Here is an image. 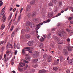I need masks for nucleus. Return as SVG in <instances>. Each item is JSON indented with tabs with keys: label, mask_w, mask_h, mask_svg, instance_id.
<instances>
[{
	"label": "nucleus",
	"mask_w": 73,
	"mask_h": 73,
	"mask_svg": "<svg viewBox=\"0 0 73 73\" xmlns=\"http://www.w3.org/2000/svg\"><path fill=\"white\" fill-rule=\"evenodd\" d=\"M26 25L27 27H29L30 26L31 28H33L35 27V25L34 23L32 22H31L30 23L29 21H27L26 22Z\"/></svg>",
	"instance_id": "nucleus-1"
},
{
	"label": "nucleus",
	"mask_w": 73,
	"mask_h": 73,
	"mask_svg": "<svg viewBox=\"0 0 73 73\" xmlns=\"http://www.w3.org/2000/svg\"><path fill=\"white\" fill-rule=\"evenodd\" d=\"M46 23V21H44L42 22L41 23H39L37 25V26L36 27L37 29H39V28H40V25H42L43 24H45V23Z\"/></svg>",
	"instance_id": "nucleus-2"
},
{
	"label": "nucleus",
	"mask_w": 73,
	"mask_h": 73,
	"mask_svg": "<svg viewBox=\"0 0 73 73\" xmlns=\"http://www.w3.org/2000/svg\"><path fill=\"white\" fill-rule=\"evenodd\" d=\"M30 8H31V6L30 5H28L27 6L26 11V12H29V10H30Z\"/></svg>",
	"instance_id": "nucleus-3"
},
{
	"label": "nucleus",
	"mask_w": 73,
	"mask_h": 73,
	"mask_svg": "<svg viewBox=\"0 0 73 73\" xmlns=\"http://www.w3.org/2000/svg\"><path fill=\"white\" fill-rule=\"evenodd\" d=\"M53 15V13L52 12H50L48 13V17H49V18H50L51 17H52Z\"/></svg>",
	"instance_id": "nucleus-4"
},
{
	"label": "nucleus",
	"mask_w": 73,
	"mask_h": 73,
	"mask_svg": "<svg viewBox=\"0 0 73 73\" xmlns=\"http://www.w3.org/2000/svg\"><path fill=\"white\" fill-rule=\"evenodd\" d=\"M63 53L66 56H67L68 55V52L67 51V50L66 49H64L63 50Z\"/></svg>",
	"instance_id": "nucleus-5"
},
{
	"label": "nucleus",
	"mask_w": 73,
	"mask_h": 73,
	"mask_svg": "<svg viewBox=\"0 0 73 73\" xmlns=\"http://www.w3.org/2000/svg\"><path fill=\"white\" fill-rule=\"evenodd\" d=\"M2 20L3 21V23L5 22V20H6V17H5V15H3L2 18Z\"/></svg>",
	"instance_id": "nucleus-6"
},
{
	"label": "nucleus",
	"mask_w": 73,
	"mask_h": 73,
	"mask_svg": "<svg viewBox=\"0 0 73 73\" xmlns=\"http://www.w3.org/2000/svg\"><path fill=\"white\" fill-rule=\"evenodd\" d=\"M48 71L46 70H40L39 72V73H45V72H47Z\"/></svg>",
	"instance_id": "nucleus-7"
},
{
	"label": "nucleus",
	"mask_w": 73,
	"mask_h": 73,
	"mask_svg": "<svg viewBox=\"0 0 73 73\" xmlns=\"http://www.w3.org/2000/svg\"><path fill=\"white\" fill-rule=\"evenodd\" d=\"M28 44L29 46H32L33 45V42H29Z\"/></svg>",
	"instance_id": "nucleus-8"
},
{
	"label": "nucleus",
	"mask_w": 73,
	"mask_h": 73,
	"mask_svg": "<svg viewBox=\"0 0 73 73\" xmlns=\"http://www.w3.org/2000/svg\"><path fill=\"white\" fill-rule=\"evenodd\" d=\"M38 56V52L37 51L35 52V54L34 55V57H37Z\"/></svg>",
	"instance_id": "nucleus-9"
},
{
	"label": "nucleus",
	"mask_w": 73,
	"mask_h": 73,
	"mask_svg": "<svg viewBox=\"0 0 73 73\" xmlns=\"http://www.w3.org/2000/svg\"><path fill=\"white\" fill-rule=\"evenodd\" d=\"M53 4L54 3H53L52 1V2L50 1L48 2V5L50 6H52L53 5Z\"/></svg>",
	"instance_id": "nucleus-10"
},
{
	"label": "nucleus",
	"mask_w": 73,
	"mask_h": 73,
	"mask_svg": "<svg viewBox=\"0 0 73 73\" xmlns=\"http://www.w3.org/2000/svg\"><path fill=\"white\" fill-rule=\"evenodd\" d=\"M67 48L68 49V50L69 52H70V51H72V47H70V46L69 45H68L67 46Z\"/></svg>",
	"instance_id": "nucleus-11"
},
{
	"label": "nucleus",
	"mask_w": 73,
	"mask_h": 73,
	"mask_svg": "<svg viewBox=\"0 0 73 73\" xmlns=\"http://www.w3.org/2000/svg\"><path fill=\"white\" fill-rule=\"evenodd\" d=\"M10 45V43L8 42L7 44L6 47V48L7 50L8 49V48L9 47V45Z\"/></svg>",
	"instance_id": "nucleus-12"
},
{
	"label": "nucleus",
	"mask_w": 73,
	"mask_h": 73,
	"mask_svg": "<svg viewBox=\"0 0 73 73\" xmlns=\"http://www.w3.org/2000/svg\"><path fill=\"white\" fill-rule=\"evenodd\" d=\"M48 62H51L52 61V56H50V57H49L47 59Z\"/></svg>",
	"instance_id": "nucleus-13"
},
{
	"label": "nucleus",
	"mask_w": 73,
	"mask_h": 73,
	"mask_svg": "<svg viewBox=\"0 0 73 73\" xmlns=\"http://www.w3.org/2000/svg\"><path fill=\"white\" fill-rule=\"evenodd\" d=\"M25 37H26V38L28 39L30 37V35L29 34H26L25 35Z\"/></svg>",
	"instance_id": "nucleus-14"
},
{
	"label": "nucleus",
	"mask_w": 73,
	"mask_h": 73,
	"mask_svg": "<svg viewBox=\"0 0 73 73\" xmlns=\"http://www.w3.org/2000/svg\"><path fill=\"white\" fill-rule=\"evenodd\" d=\"M33 21H34V22H36V21H39V19L37 18H34Z\"/></svg>",
	"instance_id": "nucleus-15"
},
{
	"label": "nucleus",
	"mask_w": 73,
	"mask_h": 73,
	"mask_svg": "<svg viewBox=\"0 0 73 73\" xmlns=\"http://www.w3.org/2000/svg\"><path fill=\"white\" fill-rule=\"evenodd\" d=\"M54 39L55 40V41H59V38L57 36H55V37Z\"/></svg>",
	"instance_id": "nucleus-16"
},
{
	"label": "nucleus",
	"mask_w": 73,
	"mask_h": 73,
	"mask_svg": "<svg viewBox=\"0 0 73 73\" xmlns=\"http://www.w3.org/2000/svg\"><path fill=\"white\" fill-rule=\"evenodd\" d=\"M30 4L33 5H35V1H33L30 2Z\"/></svg>",
	"instance_id": "nucleus-17"
},
{
	"label": "nucleus",
	"mask_w": 73,
	"mask_h": 73,
	"mask_svg": "<svg viewBox=\"0 0 73 73\" xmlns=\"http://www.w3.org/2000/svg\"><path fill=\"white\" fill-rule=\"evenodd\" d=\"M36 15V13L35 11H33L32 13V16L33 17H34V16H35Z\"/></svg>",
	"instance_id": "nucleus-18"
},
{
	"label": "nucleus",
	"mask_w": 73,
	"mask_h": 73,
	"mask_svg": "<svg viewBox=\"0 0 73 73\" xmlns=\"http://www.w3.org/2000/svg\"><path fill=\"white\" fill-rule=\"evenodd\" d=\"M22 53L23 54H24L25 53V49H23L22 50Z\"/></svg>",
	"instance_id": "nucleus-19"
},
{
	"label": "nucleus",
	"mask_w": 73,
	"mask_h": 73,
	"mask_svg": "<svg viewBox=\"0 0 73 73\" xmlns=\"http://www.w3.org/2000/svg\"><path fill=\"white\" fill-rule=\"evenodd\" d=\"M52 1L53 3H54V4H55L57 2V0H52Z\"/></svg>",
	"instance_id": "nucleus-20"
},
{
	"label": "nucleus",
	"mask_w": 73,
	"mask_h": 73,
	"mask_svg": "<svg viewBox=\"0 0 73 73\" xmlns=\"http://www.w3.org/2000/svg\"><path fill=\"white\" fill-rule=\"evenodd\" d=\"M63 33H64V32H62V33H61L59 34V36L61 37H62V36H64Z\"/></svg>",
	"instance_id": "nucleus-21"
},
{
	"label": "nucleus",
	"mask_w": 73,
	"mask_h": 73,
	"mask_svg": "<svg viewBox=\"0 0 73 73\" xmlns=\"http://www.w3.org/2000/svg\"><path fill=\"white\" fill-rule=\"evenodd\" d=\"M15 34V32H13L12 33V34L11 35V37H14Z\"/></svg>",
	"instance_id": "nucleus-22"
},
{
	"label": "nucleus",
	"mask_w": 73,
	"mask_h": 73,
	"mask_svg": "<svg viewBox=\"0 0 73 73\" xmlns=\"http://www.w3.org/2000/svg\"><path fill=\"white\" fill-rule=\"evenodd\" d=\"M27 16L29 19L31 18V14L30 13H28Z\"/></svg>",
	"instance_id": "nucleus-23"
},
{
	"label": "nucleus",
	"mask_w": 73,
	"mask_h": 73,
	"mask_svg": "<svg viewBox=\"0 0 73 73\" xmlns=\"http://www.w3.org/2000/svg\"><path fill=\"white\" fill-rule=\"evenodd\" d=\"M21 19V16H19V17H18V20L17 21V23H18L19 21H20V19Z\"/></svg>",
	"instance_id": "nucleus-24"
},
{
	"label": "nucleus",
	"mask_w": 73,
	"mask_h": 73,
	"mask_svg": "<svg viewBox=\"0 0 73 73\" xmlns=\"http://www.w3.org/2000/svg\"><path fill=\"white\" fill-rule=\"evenodd\" d=\"M18 69L19 70L20 72H23V68H18Z\"/></svg>",
	"instance_id": "nucleus-25"
},
{
	"label": "nucleus",
	"mask_w": 73,
	"mask_h": 73,
	"mask_svg": "<svg viewBox=\"0 0 73 73\" xmlns=\"http://www.w3.org/2000/svg\"><path fill=\"white\" fill-rule=\"evenodd\" d=\"M4 28H5V26L3 24L1 26V29H3Z\"/></svg>",
	"instance_id": "nucleus-26"
},
{
	"label": "nucleus",
	"mask_w": 73,
	"mask_h": 73,
	"mask_svg": "<svg viewBox=\"0 0 73 73\" xmlns=\"http://www.w3.org/2000/svg\"><path fill=\"white\" fill-rule=\"evenodd\" d=\"M40 40L41 42H43L44 41V38L43 37H42V38L40 39Z\"/></svg>",
	"instance_id": "nucleus-27"
},
{
	"label": "nucleus",
	"mask_w": 73,
	"mask_h": 73,
	"mask_svg": "<svg viewBox=\"0 0 73 73\" xmlns=\"http://www.w3.org/2000/svg\"><path fill=\"white\" fill-rule=\"evenodd\" d=\"M11 65H13V64H14V60L13 59H12L11 60Z\"/></svg>",
	"instance_id": "nucleus-28"
},
{
	"label": "nucleus",
	"mask_w": 73,
	"mask_h": 73,
	"mask_svg": "<svg viewBox=\"0 0 73 73\" xmlns=\"http://www.w3.org/2000/svg\"><path fill=\"white\" fill-rule=\"evenodd\" d=\"M39 47H40V48H43V44H40L39 45Z\"/></svg>",
	"instance_id": "nucleus-29"
},
{
	"label": "nucleus",
	"mask_w": 73,
	"mask_h": 73,
	"mask_svg": "<svg viewBox=\"0 0 73 73\" xmlns=\"http://www.w3.org/2000/svg\"><path fill=\"white\" fill-rule=\"evenodd\" d=\"M47 57H48V56L46 54H44L43 55V58H44V59H45Z\"/></svg>",
	"instance_id": "nucleus-30"
},
{
	"label": "nucleus",
	"mask_w": 73,
	"mask_h": 73,
	"mask_svg": "<svg viewBox=\"0 0 73 73\" xmlns=\"http://www.w3.org/2000/svg\"><path fill=\"white\" fill-rule=\"evenodd\" d=\"M29 27H27L26 28V32H28V31H29Z\"/></svg>",
	"instance_id": "nucleus-31"
},
{
	"label": "nucleus",
	"mask_w": 73,
	"mask_h": 73,
	"mask_svg": "<svg viewBox=\"0 0 73 73\" xmlns=\"http://www.w3.org/2000/svg\"><path fill=\"white\" fill-rule=\"evenodd\" d=\"M53 69L54 71H57V70L58 69V68L57 67H54Z\"/></svg>",
	"instance_id": "nucleus-32"
},
{
	"label": "nucleus",
	"mask_w": 73,
	"mask_h": 73,
	"mask_svg": "<svg viewBox=\"0 0 73 73\" xmlns=\"http://www.w3.org/2000/svg\"><path fill=\"white\" fill-rule=\"evenodd\" d=\"M51 34H49L48 35V36H47L48 38H50V37H51Z\"/></svg>",
	"instance_id": "nucleus-33"
},
{
	"label": "nucleus",
	"mask_w": 73,
	"mask_h": 73,
	"mask_svg": "<svg viewBox=\"0 0 73 73\" xmlns=\"http://www.w3.org/2000/svg\"><path fill=\"white\" fill-rule=\"evenodd\" d=\"M14 27V26H12L11 27V28L10 30V31H12L13 29V27Z\"/></svg>",
	"instance_id": "nucleus-34"
},
{
	"label": "nucleus",
	"mask_w": 73,
	"mask_h": 73,
	"mask_svg": "<svg viewBox=\"0 0 73 73\" xmlns=\"http://www.w3.org/2000/svg\"><path fill=\"white\" fill-rule=\"evenodd\" d=\"M4 49H5V46H3L1 48V50L3 51L4 50Z\"/></svg>",
	"instance_id": "nucleus-35"
},
{
	"label": "nucleus",
	"mask_w": 73,
	"mask_h": 73,
	"mask_svg": "<svg viewBox=\"0 0 73 73\" xmlns=\"http://www.w3.org/2000/svg\"><path fill=\"white\" fill-rule=\"evenodd\" d=\"M25 32V30L24 29H23L21 31V33H24Z\"/></svg>",
	"instance_id": "nucleus-36"
},
{
	"label": "nucleus",
	"mask_w": 73,
	"mask_h": 73,
	"mask_svg": "<svg viewBox=\"0 0 73 73\" xmlns=\"http://www.w3.org/2000/svg\"><path fill=\"white\" fill-rule=\"evenodd\" d=\"M62 2H60L59 3V6L60 7H62Z\"/></svg>",
	"instance_id": "nucleus-37"
},
{
	"label": "nucleus",
	"mask_w": 73,
	"mask_h": 73,
	"mask_svg": "<svg viewBox=\"0 0 73 73\" xmlns=\"http://www.w3.org/2000/svg\"><path fill=\"white\" fill-rule=\"evenodd\" d=\"M34 61V62H37V61H38V59H34L33 60Z\"/></svg>",
	"instance_id": "nucleus-38"
},
{
	"label": "nucleus",
	"mask_w": 73,
	"mask_h": 73,
	"mask_svg": "<svg viewBox=\"0 0 73 73\" xmlns=\"http://www.w3.org/2000/svg\"><path fill=\"white\" fill-rule=\"evenodd\" d=\"M72 19H73V17H69L68 19V20L70 21L71 20H72Z\"/></svg>",
	"instance_id": "nucleus-39"
},
{
	"label": "nucleus",
	"mask_w": 73,
	"mask_h": 73,
	"mask_svg": "<svg viewBox=\"0 0 73 73\" xmlns=\"http://www.w3.org/2000/svg\"><path fill=\"white\" fill-rule=\"evenodd\" d=\"M4 42V41H3L0 42V45H1V44H3Z\"/></svg>",
	"instance_id": "nucleus-40"
},
{
	"label": "nucleus",
	"mask_w": 73,
	"mask_h": 73,
	"mask_svg": "<svg viewBox=\"0 0 73 73\" xmlns=\"http://www.w3.org/2000/svg\"><path fill=\"white\" fill-rule=\"evenodd\" d=\"M11 22H12V20H11L9 22V26H11Z\"/></svg>",
	"instance_id": "nucleus-41"
},
{
	"label": "nucleus",
	"mask_w": 73,
	"mask_h": 73,
	"mask_svg": "<svg viewBox=\"0 0 73 73\" xmlns=\"http://www.w3.org/2000/svg\"><path fill=\"white\" fill-rule=\"evenodd\" d=\"M3 54H1L0 56V60H1V58H2V57H3Z\"/></svg>",
	"instance_id": "nucleus-42"
},
{
	"label": "nucleus",
	"mask_w": 73,
	"mask_h": 73,
	"mask_svg": "<svg viewBox=\"0 0 73 73\" xmlns=\"http://www.w3.org/2000/svg\"><path fill=\"white\" fill-rule=\"evenodd\" d=\"M66 73H70V70H67L66 72Z\"/></svg>",
	"instance_id": "nucleus-43"
},
{
	"label": "nucleus",
	"mask_w": 73,
	"mask_h": 73,
	"mask_svg": "<svg viewBox=\"0 0 73 73\" xmlns=\"http://www.w3.org/2000/svg\"><path fill=\"white\" fill-rule=\"evenodd\" d=\"M23 62H25V63H28L29 62L28 61L24 60H23Z\"/></svg>",
	"instance_id": "nucleus-44"
},
{
	"label": "nucleus",
	"mask_w": 73,
	"mask_h": 73,
	"mask_svg": "<svg viewBox=\"0 0 73 73\" xmlns=\"http://www.w3.org/2000/svg\"><path fill=\"white\" fill-rule=\"evenodd\" d=\"M9 47V48H13V46H12V45L11 44H10Z\"/></svg>",
	"instance_id": "nucleus-45"
},
{
	"label": "nucleus",
	"mask_w": 73,
	"mask_h": 73,
	"mask_svg": "<svg viewBox=\"0 0 73 73\" xmlns=\"http://www.w3.org/2000/svg\"><path fill=\"white\" fill-rule=\"evenodd\" d=\"M5 61L6 62H7V61H8V60H9V58H7L6 59L5 58Z\"/></svg>",
	"instance_id": "nucleus-46"
},
{
	"label": "nucleus",
	"mask_w": 73,
	"mask_h": 73,
	"mask_svg": "<svg viewBox=\"0 0 73 73\" xmlns=\"http://www.w3.org/2000/svg\"><path fill=\"white\" fill-rule=\"evenodd\" d=\"M12 17V14H11L9 17V20L11 19Z\"/></svg>",
	"instance_id": "nucleus-47"
},
{
	"label": "nucleus",
	"mask_w": 73,
	"mask_h": 73,
	"mask_svg": "<svg viewBox=\"0 0 73 73\" xmlns=\"http://www.w3.org/2000/svg\"><path fill=\"white\" fill-rule=\"evenodd\" d=\"M50 22V20L48 19L47 21H46V23H49Z\"/></svg>",
	"instance_id": "nucleus-48"
},
{
	"label": "nucleus",
	"mask_w": 73,
	"mask_h": 73,
	"mask_svg": "<svg viewBox=\"0 0 73 73\" xmlns=\"http://www.w3.org/2000/svg\"><path fill=\"white\" fill-rule=\"evenodd\" d=\"M60 15H61V13H59L56 15V17H58V16H60Z\"/></svg>",
	"instance_id": "nucleus-49"
},
{
	"label": "nucleus",
	"mask_w": 73,
	"mask_h": 73,
	"mask_svg": "<svg viewBox=\"0 0 73 73\" xmlns=\"http://www.w3.org/2000/svg\"><path fill=\"white\" fill-rule=\"evenodd\" d=\"M69 64H71L72 63V60H70L68 62Z\"/></svg>",
	"instance_id": "nucleus-50"
},
{
	"label": "nucleus",
	"mask_w": 73,
	"mask_h": 73,
	"mask_svg": "<svg viewBox=\"0 0 73 73\" xmlns=\"http://www.w3.org/2000/svg\"><path fill=\"white\" fill-rule=\"evenodd\" d=\"M17 49H20V46L17 45Z\"/></svg>",
	"instance_id": "nucleus-51"
},
{
	"label": "nucleus",
	"mask_w": 73,
	"mask_h": 73,
	"mask_svg": "<svg viewBox=\"0 0 73 73\" xmlns=\"http://www.w3.org/2000/svg\"><path fill=\"white\" fill-rule=\"evenodd\" d=\"M24 49H29V47H27L25 48Z\"/></svg>",
	"instance_id": "nucleus-52"
},
{
	"label": "nucleus",
	"mask_w": 73,
	"mask_h": 73,
	"mask_svg": "<svg viewBox=\"0 0 73 73\" xmlns=\"http://www.w3.org/2000/svg\"><path fill=\"white\" fill-rule=\"evenodd\" d=\"M17 53V50H15V55H16Z\"/></svg>",
	"instance_id": "nucleus-53"
},
{
	"label": "nucleus",
	"mask_w": 73,
	"mask_h": 73,
	"mask_svg": "<svg viewBox=\"0 0 73 73\" xmlns=\"http://www.w3.org/2000/svg\"><path fill=\"white\" fill-rule=\"evenodd\" d=\"M3 4V2H1L0 3V7H1Z\"/></svg>",
	"instance_id": "nucleus-54"
},
{
	"label": "nucleus",
	"mask_w": 73,
	"mask_h": 73,
	"mask_svg": "<svg viewBox=\"0 0 73 73\" xmlns=\"http://www.w3.org/2000/svg\"><path fill=\"white\" fill-rule=\"evenodd\" d=\"M21 64H22V65H23V66H24L25 65V64L23 63V62H21Z\"/></svg>",
	"instance_id": "nucleus-55"
},
{
	"label": "nucleus",
	"mask_w": 73,
	"mask_h": 73,
	"mask_svg": "<svg viewBox=\"0 0 73 73\" xmlns=\"http://www.w3.org/2000/svg\"><path fill=\"white\" fill-rule=\"evenodd\" d=\"M19 65L21 66V67H23V65L22 64H21V63H19Z\"/></svg>",
	"instance_id": "nucleus-56"
},
{
	"label": "nucleus",
	"mask_w": 73,
	"mask_h": 73,
	"mask_svg": "<svg viewBox=\"0 0 73 73\" xmlns=\"http://www.w3.org/2000/svg\"><path fill=\"white\" fill-rule=\"evenodd\" d=\"M68 8H69V7H68L66 9H64V11H67V10H68Z\"/></svg>",
	"instance_id": "nucleus-57"
},
{
	"label": "nucleus",
	"mask_w": 73,
	"mask_h": 73,
	"mask_svg": "<svg viewBox=\"0 0 73 73\" xmlns=\"http://www.w3.org/2000/svg\"><path fill=\"white\" fill-rule=\"evenodd\" d=\"M9 51H8V50H7L6 52V54H9Z\"/></svg>",
	"instance_id": "nucleus-58"
},
{
	"label": "nucleus",
	"mask_w": 73,
	"mask_h": 73,
	"mask_svg": "<svg viewBox=\"0 0 73 73\" xmlns=\"http://www.w3.org/2000/svg\"><path fill=\"white\" fill-rule=\"evenodd\" d=\"M5 7H4V8L2 10V12H3V11L5 10Z\"/></svg>",
	"instance_id": "nucleus-59"
},
{
	"label": "nucleus",
	"mask_w": 73,
	"mask_h": 73,
	"mask_svg": "<svg viewBox=\"0 0 73 73\" xmlns=\"http://www.w3.org/2000/svg\"><path fill=\"white\" fill-rule=\"evenodd\" d=\"M16 10V8H14V9L13 10V12H15Z\"/></svg>",
	"instance_id": "nucleus-60"
},
{
	"label": "nucleus",
	"mask_w": 73,
	"mask_h": 73,
	"mask_svg": "<svg viewBox=\"0 0 73 73\" xmlns=\"http://www.w3.org/2000/svg\"><path fill=\"white\" fill-rule=\"evenodd\" d=\"M66 31H68V32H70V30L69 29H66Z\"/></svg>",
	"instance_id": "nucleus-61"
},
{
	"label": "nucleus",
	"mask_w": 73,
	"mask_h": 73,
	"mask_svg": "<svg viewBox=\"0 0 73 73\" xmlns=\"http://www.w3.org/2000/svg\"><path fill=\"white\" fill-rule=\"evenodd\" d=\"M57 25L58 27H59L60 25V23H59L57 24Z\"/></svg>",
	"instance_id": "nucleus-62"
},
{
	"label": "nucleus",
	"mask_w": 73,
	"mask_h": 73,
	"mask_svg": "<svg viewBox=\"0 0 73 73\" xmlns=\"http://www.w3.org/2000/svg\"><path fill=\"white\" fill-rule=\"evenodd\" d=\"M70 23L71 24H73V21H70Z\"/></svg>",
	"instance_id": "nucleus-63"
},
{
	"label": "nucleus",
	"mask_w": 73,
	"mask_h": 73,
	"mask_svg": "<svg viewBox=\"0 0 73 73\" xmlns=\"http://www.w3.org/2000/svg\"><path fill=\"white\" fill-rule=\"evenodd\" d=\"M16 7H20V5H16Z\"/></svg>",
	"instance_id": "nucleus-64"
}]
</instances>
